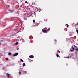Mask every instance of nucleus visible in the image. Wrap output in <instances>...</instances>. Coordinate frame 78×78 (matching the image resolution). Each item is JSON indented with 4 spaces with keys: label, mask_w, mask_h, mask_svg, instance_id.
Segmentation results:
<instances>
[{
    "label": "nucleus",
    "mask_w": 78,
    "mask_h": 78,
    "mask_svg": "<svg viewBox=\"0 0 78 78\" xmlns=\"http://www.w3.org/2000/svg\"><path fill=\"white\" fill-rule=\"evenodd\" d=\"M65 25L66 26L67 25V28H68V27H69V25H68L66 24Z\"/></svg>",
    "instance_id": "nucleus-9"
},
{
    "label": "nucleus",
    "mask_w": 78,
    "mask_h": 78,
    "mask_svg": "<svg viewBox=\"0 0 78 78\" xmlns=\"http://www.w3.org/2000/svg\"><path fill=\"white\" fill-rule=\"evenodd\" d=\"M76 51H78V48L76 49Z\"/></svg>",
    "instance_id": "nucleus-14"
},
{
    "label": "nucleus",
    "mask_w": 78,
    "mask_h": 78,
    "mask_svg": "<svg viewBox=\"0 0 78 78\" xmlns=\"http://www.w3.org/2000/svg\"><path fill=\"white\" fill-rule=\"evenodd\" d=\"M6 75H7V77H8V78H9V76H10V74H8V73H6Z\"/></svg>",
    "instance_id": "nucleus-5"
},
{
    "label": "nucleus",
    "mask_w": 78,
    "mask_h": 78,
    "mask_svg": "<svg viewBox=\"0 0 78 78\" xmlns=\"http://www.w3.org/2000/svg\"><path fill=\"white\" fill-rule=\"evenodd\" d=\"M50 30V28H49L48 29H47V31H48Z\"/></svg>",
    "instance_id": "nucleus-7"
},
{
    "label": "nucleus",
    "mask_w": 78,
    "mask_h": 78,
    "mask_svg": "<svg viewBox=\"0 0 78 78\" xmlns=\"http://www.w3.org/2000/svg\"><path fill=\"white\" fill-rule=\"evenodd\" d=\"M76 32L77 33V34H78V30H76Z\"/></svg>",
    "instance_id": "nucleus-13"
},
{
    "label": "nucleus",
    "mask_w": 78,
    "mask_h": 78,
    "mask_svg": "<svg viewBox=\"0 0 78 78\" xmlns=\"http://www.w3.org/2000/svg\"><path fill=\"white\" fill-rule=\"evenodd\" d=\"M33 22H35V20H33Z\"/></svg>",
    "instance_id": "nucleus-16"
},
{
    "label": "nucleus",
    "mask_w": 78,
    "mask_h": 78,
    "mask_svg": "<svg viewBox=\"0 0 78 78\" xmlns=\"http://www.w3.org/2000/svg\"><path fill=\"white\" fill-rule=\"evenodd\" d=\"M5 59L6 60H8V58H5Z\"/></svg>",
    "instance_id": "nucleus-17"
},
{
    "label": "nucleus",
    "mask_w": 78,
    "mask_h": 78,
    "mask_svg": "<svg viewBox=\"0 0 78 78\" xmlns=\"http://www.w3.org/2000/svg\"><path fill=\"white\" fill-rule=\"evenodd\" d=\"M56 56L57 57H59V55L58 54H56Z\"/></svg>",
    "instance_id": "nucleus-10"
},
{
    "label": "nucleus",
    "mask_w": 78,
    "mask_h": 78,
    "mask_svg": "<svg viewBox=\"0 0 78 78\" xmlns=\"http://www.w3.org/2000/svg\"><path fill=\"white\" fill-rule=\"evenodd\" d=\"M72 46V47H71V48H70V49L71 50V52H73V51L74 50V48Z\"/></svg>",
    "instance_id": "nucleus-2"
},
{
    "label": "nucleus",
    "mask_w": 78,
    "mask_h": 78,
    "mask_svg": "<svg viewBox=\"0 0 78 78\" xmlns=\"http://www.w3.org/2000/svg\"><path fill=\"white\" fill-rule=\"evenodd\" d=\"M21 72H19V74H21Z\"/></svg>",
    "instance_id": "nucleus-18"
},
{
    "label": "nucleus",
    "mask_w": 78,
    "mask_h": 78,
    "mask_svg": "<svg viewBox=\"0 0 78 78\" xmlns=\"http://www.w3.org/2000/svg\"><path fill=\"white\" fill-rule=\"evenodd\" d=\"M46 27L44 28V29H46Z\"/></svg>",
    "instance_id": "nucleus-24"
},
{
    "label": "nucleus",
    "mask_w": 78,
    "mask_h": 78,
    "mask_svg": "<svg viewBox=\"0 0 78 78\" xmlns=\"http://www.w3.org/2000/svg\"><path fill=\"white\" fill-rule=\"evenodd\" d=\"M18 55V53H15V54H14V55H13V56H16Z\"/></svg>",
    "instance_id": "nucleus-3"
},
{
    "label": "nucleus",
    "mask_w": 78,
    "mask_h": 78,
    "mask_svg": "<svg viewBox=\"0 0 78 78\" xmlns=\"http://www.w3.org/2000/svg\"><path fill=\"white\" fill-rule=\"evenodd\" d=\"M20 60L21 62H23V61L22 60V59H20Z\"/></svg>",
    "instance_id": "nucleus-8"
},
{
    "label": "nucleus",
    "mask_w": 78,
    "mask_h": 78,
    "mask_svg": "<svg viewBox=\"0 0 78 78\" xmlns=\"http://www.w3.org/2000/svg\"><path fill=\"white\" fill-rule=\"evenodd\" d=\"M8 55H11V53L9 52V53H8Z\"/></svg>",
    "instance_id": "nucleus-6"
},
{
    "label": "nucleus",
    "mask_w": 78,
    "mask_h": 78,
    "mask_svg": "<svg viewBox=\"0 0 78 78\" xmlns=\"http://www.w3.org/2000/svg\"><path fill=\"white\" fill-rule=\"evenodd\" d=\"M20 6L21 7L22 6V5H20Z\"/></svg>",
    "instance_id": "nucleus-19"
},
{
    "label": "nucleus",
    "mask_w": 78,
    "mask_h": 78,
    "mask_svg": "<svg viewBox=\"0 0 78 78\" xmlns=\"http://www.w3.org/2000/svg\"><path fill=\"white\" fill-rule=\"evenodd\" d=\"M42 30H42V31L44 33H47L48 31V30H47L45 29L43 30V29H42Z\"/></svg>",
    "instance_id": "nucleus-1"
},
{
    "label": "nucleus",
    "mask_w": 78,
    "mask_h": 78,
    "mask_svg": "<svg viewBox=\"0 0 78 78\" xmlns=\"http://www.w3.org/2000/svg\"><path fill=\"white\" fill-rule=\"evenodd\" d=\"M35 26L36 27L37 26V25H36V23L35 24Z\"/></svg>",
    "instance_id": "nucleus-22"
},
{
    "label": "nucleus",
    "mask_w": 78,
    "mask_h": 78,
    "mask_svg": "<svg viewBox=\"0 0 78 78\" xmlns=\"http://www.w3.org/2000/svg\"><path fill=\"white\" fill-rule=\"evenodd\" d=\"M1 56H0V58H1Z\"/></svg>",
    "instance_id": "nucleus-26"
},
{
    "label": "nucleus",
    "mask_w": 78,
    "mask_h": 78,
    "mask_svg": "<svg viewBox=\"0 0 78 78\" xmlns=\"http://www.w3.org/2000/svg\"><path fill=\"white\" fill-rule=\"evenodd\" d=\"M1 44V43H0V44Z\"/></svg>",
    "instance_id": "nucleus-25"
},
{
    "label": "nucleus",
    "mask_w": 78,
    "mask_h": 78,
    "mask_svg": "<svg viewBox=\"0 0 78 78\" xmlns=\"http://www.w3.org/2000/svg\"><path fill=\"white\" fill-rule=\"evenodd\" d=\"M74 46H75V47L76 48V46L75 45H74Z\"/></svg>",
    "instance_id": "nucleus-23"
},
{
    "label": "nucleus",
    "mask_w": 78,
    "mask_h": 78,
    "mask_svg": "<svg viewBox=\"0 0 78 78\" xmlns=\"http://www.w3.org/2000/svg\"><path fill=\"white\" fill-rule=\"evenodd\" d=\"M25 63H23V66H25Z\"/></svg>",
    "instance_id": "nucleus-11"
},
{
    "label": "nucleus",
    "mask_w": 78,
    "mask_h": 78,
    "mask_svg": "<svg viewBox=\"0 0 78 78\" xmlns=\"http://www.w3.org/2000/svg\"><path fill=\"white\" fill-rule=\"evenodd\" d=\"M18 44V42L16 43V45H17Z\"/></svg>",
    "instance_id": "nucleus-12"
},
{
    "label": "nucleus",
    "mask_w": 78,
    "mask_h": 78,
    "mask_svg": "<svg viewBox=\"0 0 78 78\" xmlns=\"http://www.w3.org/2000/svg\"><path fill=\"white\" fill-rule=\"evenodd\" d=\"M31 61H32V60H30V59H29V61L30 62H31Z\"/></svg>",
    "instance_id": "nucleus-15"
},
{
    "label": "nucleus",
    "mask_w": 78,
    "mask_h": 78,
    "mask_svg": "<svg viewBox=\"0 0 78 78\" xmlns=\"http://www.w3.org/2000/svg\"><path fill=\"white\" fill-rule=\"evenodd\" d=\"M29 57L30 58H34V55H30Z\"/></svg>",
    "instance_id": "nucleus-4"
},
{
    "label": "nucleus",
    "mask_w": 78,
    "mask_h": 78,
    "mask_svg": "<svg viewBox=\"0 0 78 78\" xmlns=\"http://www.w3.org/2000/svg\"><path fill=\"white\" fill-rule=\"evenodd\" d=\"M69 58V56L67 57V58Z\"/></svg>",
    "instance_id": "nucleus-21"
},
{
    "label": "nucleus",
    "mask_w": 78,
    "mask_h": 78,
    "mask_svg": "<svg viewBox=\"0 0 78 78\" xmlns=\"http://www.w3.org/2000/svg\"><path fill=\"white\" fill-rule=\"evenodd\" d=\"M25 3H27V1H25Z\"/></svg>",
    "instance_id": "nucleus-20"
}]
</instances>
